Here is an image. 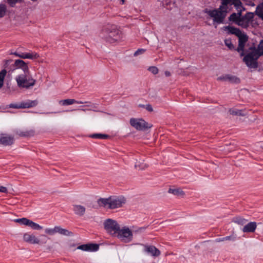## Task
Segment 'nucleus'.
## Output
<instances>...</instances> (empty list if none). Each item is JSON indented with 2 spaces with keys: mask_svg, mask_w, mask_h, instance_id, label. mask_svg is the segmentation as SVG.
I'll use <instances>...</instances> for the list:
<instances>
[{
  "mask_svg": "<svg viewBox=\"0 0 263 263\" xmlns=\"http://www.w3.org/2000/svg\"><path fill=\"white\" fill-rule=\"evenodd\" d=\"M146 228V227H140L135 230V232L137 233H142L145 231Z\"/></svg>",
  "mask_w": 263,
  "mask_h": 263,
  "instance_id": "obj_42",
  "label": "nucleus"
},
{
  "mask_svg": "<svg viewBox=\"0 0 263 263\" xmlns=\"http://www.w3.org/2000/svg\"><path fill=\"white\" fill-rule=\"evenodd\" d=\"M119 1L121 2V4H122V5L124 4V0H119Z\"/></svg>",
  "mask_w": 263,
  "mask_h": 263,
  "instance_id": "obj_49",
  "label": "nucleus"
},
{
  "mask_svg": "<svg viewBox=\"0 0 263 263\" xmlns=\"http://www.w3.org/2000/svg\"><path fill=\"white\" fill-rule=\"evenodd\" d=\"M90 137L93 139H106L109 138V136L103 134H93L89 136Z\"/></svg>",
  "mask_w": 263,
  "mask_h": 263,
  "instance_id": "obj_30",
  "label": "nucleus"
},
{
  "mask_svg": "<svg viewBox=\"0 0 263 263\" xmlns=\"http://www.w3.org/2000/svg\"><path fill=\"white\" fill-rule=\"evenodd\" d=\"M117 236L122 242L127 243L132 241L133 233L131 230L126 227L122 228L117 232Z\"/></svg>",
  "mask_w": 263,
  "mask_h": 263,
  "instance_id": "obj_7",
  "label": "nucleus"
},
{
  "mask_svg": "<svg viewBox=\"0 0 263 263\" xmlns=\"http://www.w3.org/2000/svg\"><path fill=\"white\" fill-rule=\"evenodd\" d=\"M218 80H222L224 81H228L232 83L238 84L239 83L240 80L239 78L236 76L231 74H226L225 76H221L218 78Z\"/></svg>",
  "mask_w": 263,
  "mask_h": 263,
  "instance_id": "obj_18",
  "label": "nucleus"
},
{
  "mask_svg": "<svg viewBox=\"0 0 263 263\" xmlns=\"http://www.w3.org/2000/svg\"><path fill=\"white\" fill-rule=\"evenodd\" d=\"M236 239V237L234 236H228L222 238H219L216 239V241L217 242H220V241H223L225 240H232L234 241Z\"/></svg>",
  "mask_w": 263,
  "mask_h": 263,
  "instance_id": "obj_35",
  "label": "nucleus"
},
{
  "mask_svg": "<svg viewBox=\"0 0 263 263\" xmlns=\"http://www.w3.org/2000/svg\"><path fill=\"white\" fill-rule=\"evenodd\" d=\"M205 12L213 18L214 23L217 24L222 23L226 15V11L219 10V9L212 10L206 9L205 10Z\"/></svg>",
  "mask_w": 263,
  "mask_h": 263,
  "instance_id": "obj_5",
  "label": "nucleus"
},
{
  "mask_svg": "<svg viewBox=\"0 0 263 263\" xmlns=\"http://www.w3.org/2000/svg\"><path fill=\"white\" fill-rule=\"evenodd\" d=\"M168 192L169 193L175 195H182L184 194V192L179 189H170Z\"/></svg>",
  "mask_w": 263,
  "mask_h": 263,
  "instance_id": "obj_32",
  "label": "nucleus"
},
{
  "mask_svg": "<svg viewBox=\"0 0 263 263\" xmlns=\"http://www.w3.org/2000/svg\"><path fill=\"white\" fill-rule=\"evenodd\" d=\"M73 211L75 214L79 216H82L84 215L86 211L85 208L81 205H73Z\"/></svg>",
  "mask_w": 263,
  "mask_h": 263,
  "instance_id": "obj_21",
  "label": "nucleus"
},
{
  "mask_svg": "<svg viewBox=\"0 0 263 263\" xmlns=\"http://www.w3.org/2000/svg\"><path fill=\"white\" fill-rule=\"evenodd\" d=\"M15 80L18 87L26 88L34 86L36 82L30 76V72L18 75L16 77Z\"/></svg>",
  "mask_w": 263,
  "mask_h": 263,
  "instance_id": "obj_4",
  "label": "nucleus"
},
{
  "mask_svg": "<svg viewBox=\"0 0 263 263\" xmlns=\"http://www.w3.org/2000/svg\"><path fill=\"white\" fill-rule=\"evenodd\" d=\"M20 135L21 136L27 137V136H29L31 134H30L29 132H24V133H21Z\"/></svg>",
  "mask_w": 263,
  "mask_h": 263,
  "instance_id": "obj_44",
  "label": "nucleus"
},
{
  "mask_svg": "<svg viewBox=\"0 0 263 263\" xmlns=\"http://www.w3.org/2000/svg\"><path fill=\"white\" fill-rule=\"evenodd\" d=\"M129 122L130 125L138 130H144L152 126L142 119L131 118Z\"/></svg>",
  "mask_w": 263,
  "mask_h": 263,
  "instance_id": "obj_9",
  "label": "nucleus"
},
{
  "mask_svg": "<svg viewBox=\"0 0 263 263\" xmlns=\"http://www.w3.org/2000/svg\"><path fill=\"white\" fill-rule=\"evenodd\" d=\"M99 248V245L94 243L82 245L77 247L78 249L87 252H95L98 251Z\"/></svg>",
  "mask_w": 263,
  "mask_h": 263,
  "instance_id": "obj_17",
  "label": "nucleus"
},
{
  "mask_svg": "<svg viewBox=\"0 0 263 263\" xmlns=\"http://www.w3.org/2000/svg\"><path fill=\"white\" fill-rule=\"evenodd\" d=\"M20 1V0H7V2L11 7H13Z\"/></svg>",
  "mask_w": 263,
  "mask_h": 263,
  "instance_id": "obj_40",
  "label": "nucleus"
},
{
  "mask_svg": "<svg viewBox=\"0 0 263 263\" xmlns=\"http://www.w3.org/2000/svg\"><path fill=\"white\" fill-rule=\"evenodd\" d=\"M232 221L238 224L243 226L246 223L247 220L241 217H236L233 219Z\"/></svg>",
  "mask_w": 263,
  "mask_h": 263,
  "instance_id": "obj_29",
  "label": "nucleus"
},
{
  "mask_svg": "<svg viewBox=\"0 0 263 263\" xmlns=\"http://www.w3.org/2000/svg\"><path fill=\"white\" fill-rule=\"evenodd\" d=\"M145 51V50L144 49H139L136 51L135 52L134 55L137 56L139 54H143Z\"/></svg>",
  "mask_w": 263,
  "mask_h": 263,
  "instance_id": "obj_41",
  "label": "nucleus"
},
{
  "mask_svg": "<svg viewBox=\"0 0 263 263\" xmlns=\"http://www.w3.org/2000/svg\"><path fill=\"white\" fill-rule=\"evenodd\" d=\"M21 104L22 108H30L35 106L37 104V101L36 100H27L26 102H21Z\"/></svg>",
  "mask_w": 263,
  "mask_h": 263,
  "instance_id": "obj_25",
  "label": "nucleus"
},
{
  "mask_svg": "<svg viewBox=\"0 0 263 263\" xmlns=\"http://www.w3.org/2000/svg\"><path fill=\"white\" fill-rule=\"evenodd\" d=\"M84 103L86 104V105L82 106L83 108L80 109L83 111H85L86 110H92L94 111H98L97 106L95 104H92L90 102H85Z\"/></svg>",
  "mask_w": 263,
  "mask_h": 263,
  "instance_id": "obj_22",
  "label": "nucleus"
},
{
  "mask_svg": "<svg viewBox=\"0 0 263 263\" xmlns=\"http://www.w3.org/2000/svg\"><path fill=\"white\" fill-rule=\"evenodd\" d=\"M253 17L254 14L251 12H248L243 16L241 15L240 16L239 20L237 23V25L243 28H246L249 26V24Z\"/></svg>",
  "mask_w": 263,
  "mask_h": 263,
  "instance_id": "obj_12",
  "label": "nucleus"
},
{
  "mask_svg": "<svg viewBox=\"0 0 263 263\" xmlns=\"http://www.w3.org/2000/svg\"><path fill=\"white\" fill-rule=\"evenodd\" d=\"M104 226L107 232L112 235L116 234L120 228L117 222L111 219L106 220L104 222Z\"/></svg>",
  "mask_w": 263,
  "mask_h": 263,
  "instance_id": "obj_8",
  "label": "nucleus"
},
{
  "mask_svg": "<svg viewBox=\"0 0 263 263\" xmlns=\"http://www.w3.org/2000/svg\"><path fill=\"white\" fill-rule=\"evenodd\" d=\"M224 44L230 49H233L234 48V46L230 39H226L224 40Z\"/></svg>",
  "mask_w": 263,
  "mask_h": 263,
  "instance_id": "obj_37",
  "label": "nucleus"
},
{
  "mask_svg": "<svg viewBox=\"0 0 263 263\" xmlns=\"http://www.w3.org/2000/svg\"><path fill=\"white\" fill-rule=\"evenodd\" d=\"M57 226L53 228H47L45 229V233L49 235H53L57 233Z\"/></svg>",
  "mask_w": 263,
  "mask_h": 263,
  "instance_id": "obj_33",
  "label": "nucleus"
},
{
  "mask_svg": "<svg viewBox=\"0 0 263 263\" xmlns=\"http://www.w3.org/2000/svg\"><path fill=\"white\" fill-rule=\"evenodd\" d=\"M135 167H136V168L138 167V165L137 164H135Z\"/></svg>",
  "mask_w": 263,
  "mask_h": 263,
  "instance_id": "obj_50",
  "label": "nucleus"
},
{
  "mask_svg": "<svg viewBox=\"0 0 263 263\" xmlns=\"http://www.w3.org/2000/svg\"><path fill=\"white\" fill-rule=\"evenodd\" d=\"M10 54L14 55L22 59H36L39 58V55L35 52H22L17 49L15 52H11Z\"/></svg>",
  "mask_w": 263,
  "mask_h": 263,
  "instance_id": "obj_10",
  "label": "nucleus"
},
{
  "mask_svg": "<svg viewBox=\"0 0 263 263\" xmlns=\"http://www.w3.org/2000/svg\"><path fill=\"white\" fill-rule=\"evenodd\" d=\"M23 238L24 241L30 244L45 243L46 242V241L41 242L34 235L29 233L24 234Z\"/></svg>",
  "mask_w": 263,
  "mask_h": 263,
  "instance_id": "obj_14",
  "label": "nucleus"
},
{
  "mask_svg": "<svg viewBox=\"0 0 263 263\" xmlns=\"http://www.w3.org/2000/svg\"><path fill=\"white\" fill-rule=\"evenodd\" d=\"M100 36L107 42L114 43L120 41L122 35L121 31L116 26H110L102 30Z\"/></svg>",
  "mask_w": 263,
  "mask_h": 263,
  "instance_id": "obj_2",
  "label": "nucleus"
},
{
  "mask_svg": "<svg viewBox=\"0 0 263 263\" xmlns=\"http://www.w3.org/2000/svg\"><path fill=\"white\" fill-rule=\"evenodd\" d=\"M57 233H58L61 235L70 236H72V232L68 231L67 229H63L60 226H57Z\"/></svg>",
  "mask_w": 263,
  "mask_h": 263,
  "instance_id": "obj_24",
  "label": "nucleus"
},
{
  "mask_svg": "<svg viewBox=\"0 0 263 263\" xmlns=\"http://www.w3.org/2000/svg\"><path fill=\"white\" fill-rule=\"evenodd\" d=\"M12 60H5L4 61V66L6 67L10 63L12 62Z\"/></svg>",
  "mask_w": 263,
  "mask_h": 263,
  "instance_id": "obj_46",
  "label": "nucleus"
},
{
  "mask_svg": "<svg viewBox=\"0 0 263 263\" xmlns=\"http://www.w3.org/2000/svg\"><path fill=\"white\" fill-rule=\"evenodd\" d=\"M222 4L223 5L227 6L228 5H233L237 11V13H233L229 17L230 21L234 22L237 24L239 20L240 16L241 13L245 10V8L242 6V3L240 0H222Z\"/></svg>",
  "mask_w": 263,
  "mask_h": 263,
  "instance_id": "obj_3",
  "label": "nucleus"
},
{
  "mask_svg": "<svg viewBox=\"0 0 263 263\" xmlns=\"http://www.w3.org/2000/svg\"><path fill=\"white\" fill-rule=\"evenodd\" d=\"M6 74L7 71L5 69L0 71V89L2 88L4 85V79Z\"/></svg>",
  "mask_w": 263,
  "mask_h": 263,
  "instance_id": "obj_31",
  "label": "nucleus"
},
{
  "mask_svg": "<svg viewBox=\"0 0 263 263\" xmlns=\"http://www.w3.org/2000/svg\"><path fill=\"white\" fill-rule=\"evenodd\" d=\"M147 110L148 111H153V107L150 104H147L145 107Z\"/></svg>",
  "mask_w": 263,
  "mask_h": 263,
  "instance_id": "obj_45",
  "label": "nucleus"
},
{
  "mask_svg": "<svg viewBox=\"0 0 263 263\" xmlns=\"http://www.w3.org/2000/svg\"><path fill=\"white\" fill-rule=\"evenodd\" d=\"M0 192L1 193H7V189L6 187L0 186Z\"/></svg>",
  "mask_w": 263,
  "mask_h": 263,
  "instance_id": "obj_43",
  "label": "nucleus"
},
{
  "mask_svg": "<svg viewBox=\"0 0 263 263\" xmlns=\"http://www.w3.org/2000/svg\"><path fill=\"white\" fill-rule=\"evenodd\" d=\"M42 236L43 237H46V235H42Z\"/></svg>",
  "mask_w": 263,
  "mask_h": 263,
  "instance_id": "obj_51",
  "label": "nucleus"
},
{
  "mask_svg": "<svg viewBox=\"0 0 263 263\" xmlns=\"http://www.w3.org/2000/svg\"><path fill=\"white\" fill-rule=\"evenodd\" d=\"M251 50V51L244 57L243 61L249 68H255L258 66L257 60L259 57L255 51Z\"/></svg>",
  "mask_w": 263,
  "mask_h": 263,
  "instance_id": "obj_6",
  "label": "nucleus"
},
{
  "mask_svg": "<svg viewBox=\"0 0 263 263\" xmlns=\"http://www.w3.org/2000/svg\"><path fill=\"white\" fill-rule=\"evenodd\" d=\"M14 138L11 136L2 134L0 136V143L5 145H9L13 143Z\"/></svg>",
  "mask_w": 263,
  "mask_h": 263,
  "instance_id": "obj_19",
  "label": "nucleus"
},
{
  "mask_svg": "<svg viewBox=\"0 0 263 263\" xmlns=\"http://www.w3.org/2000/svg\"><path fill=\"white\" fill-rule=\"evenodd\" d=\"M59 103L63 106L65 105H69L73 104L74 103L77 104H83V102L82 101H77L75 99H67L65 100H62L59 101Z\"/></svg>",
  "mask_w": 263,
  "mask_h": 263,
  "instance_id": "obj_23",
  "label": "nucleus"
},
{
  "mask_svg": "<svg viewBox=\"0 0 263 263\" xmlns=\"http://www.w3.org/2000/svg\"><path fill=\"white\" fill-rule=\"evenodd\" d=\"M147 167V166L146 165V164H144V166H142L140 168L141 169H144L145 167Z\"/></svg>",
  "mask_w": 263,
  "mask_h": 263,
  "instance_id": "obj_48",
  "label": "nucleus"
},
{
  "mask_svg": "<svg viewBox=\"0 0 263 263\" xmlns=\"http://www.w3.org/2000/svg\"><path fill=\"white\" fill-rule=\"evenodd\" d=\"M237 37H238V46L237 50L238 52H241L240 55L243 56L244 55V47L246 43L248 40V37L246 34L242 32H241Z\"/></svg>",
  "mask_w": 263,
  "mask_h": 263,
  "instance_id": "obj_13",
  "label": "nucleus"
},
{
  "mask_svg": "<svg viewBox=\"0 0 263 263\" xmlns=\"http://www.w3.org/2000/svg\"><path fill=\"white\" fill-rule=\"evenodd\" d=\"M227 29L229 33L232 34H235L237 36H239V35H240L242 32L239 29L231 26L227 27Z\"/></svg>",
  "mask_w": 263,
  "mask_h": 263,
  "instance_id": "obj_28",
  "label": "nucleus"
},
{
  "mask_svg": "<svg viewBox=\"0 0 263 263\" xmlns=\"http://www.w3.org/2000/svg\"><path fill=\"white\" fill-rule=\"evenodd\" d=\"M125 202V198L122 196H112L105 198H100L97 201L100 206L111 210L122 207Z\"/></svg>",
  "mask_w": 263,
  "mask_h": 263,
  "instance_id": "obj_1",
  "label": "nucleus"
},
{
  "mask_svg": "<svg viewBox=\"0 0 263 263\" xmlns=\"http://www.w3.org/2000/svg\"><path fill=\"white\" fill-rule=\"evenodd\" d=\"M22 104L21 103L20 104H9V106L10 108H22Z\"/></svg>",
  "mask_w": 263,
  "mask_h": 263,
  "instance_id": "obj_39",
  "label": "nucleus"
},
{
  "mask_svg": "<svg viewBox=\"0 0 263 263\" xmlns=\"http://www.w3.org/2000/svg\"><path fill=\"white\" fill-rule=\"evenodd\" d=\"M148 70L154 74H157L159 71L158 68L156 66H151L148 68Z\"/></svg>",
  "mask_w": 263,
  "mask_h": 263,
  "instance_id": "obj_38",
  "label": "nucleus"
},
{
  "mask_svg": "<svg viewBox=\"0 0 263 263\" xmlns=\"http://www.w3.org/2000/svg\"><path fill=\"white\" fill-rule=\"evenodd\" d=\"M229 112L231 115L235 116H244L245 115L242 113V110H239L237 109L231 108L229 110Z\"/></svg>",
  "mask_w": 263,
  "mask_h": 263,
  "instance_id": "obj_34",
  "label": "nucleus"
},
{
  "mask_svg": "<svg viewBox=\"0 0 263 263\" xmlns=\"http://www.w3.org/2000/svg\"><path fill=\"white\" fill-rule=\"evenodd\" d=\"M257 228V223L256 222H250L246 224L242 229L245 233H253Z\"/></svg>",
  "mask_w": 263,
  "mask_h": 263,
  "instance_id": "obj_20",
  "label": "nucleus"
},
{
  "mask_svg": "<svg viewBox=\"0 0 263 263\" xmlns=\"http://www.w3.org/2000/svg\"><path fill=\"white\" fill-rule=\"evenodd\" d=\"M6 12V6L4 4H0V18L3 17Z\"/></svg>",
  "mask_w": 263,
  "mask_h": 263,
  "instance_id": "obj_36",
  "label": "nucleus"
},
{
  "mask_svg": "<svg viewBox=\"0 0 263 263\" xmlns=\"http://www.w3.org/2000/svg\"><path fill=\"white\" fill-rule=\"evenodd\" d=\"M165 75L166 76V77H170L171 76V72L168 71H165Z\"/></svg>",
  "mask_w": 263,
  "mask_h": 263,
  "instance_id": "obj_47",
  "label": "nucleus"
},
{
  "mask_svg": "<svg viewBox=\"0 0 263 263\" xmlns=\"http://www.w3.org/2000/svg\"><path fill=\"white\" fill-rule=\"evenodd\" d=\"M13 66L16 69H22L24 73H28L30 72L28 63L25 62L21 59H17L14 61Z\"/></svg>",
  "mask_w": 263,
  "mask_h": 263,
  "instance_id": "obj_15",
  "label": "nucleus"
},
{
  "mask_svg": "<svg viewBox=\"0 0 263 263\" xmlns=\"http://www.w3.org/2000/svg\"><path fill=\"white\" fill-rule=\"evenodd\" d=\"M250 49H252L254 51H255L258 55V57L263 55V40H261L259 45H258L257 49L255 47L252 48H250Z\"/></svg>",
  "mask_w": 263,
  "mask_h": 263,
  "instance_id": "obj_26",
  "label": "nucleus"
},
{
  "mask_svg": "<svg viewBox=\"0 0 263 263\" xmlns=\"http://www.w3.org/2000/svg\"><path fill=\"white\" fill-rule=\"evenodd\" d=\"M14 221L20 224L28 226L33 230H40L43 228L42 226L26 218L16 219Z\"/></svg>",
  "mask_w": 263,
  "mask_h": 263,
  "instance_id": "obj_11",
  "label": "nucleus"
},
{
  "mask_svg": "<svg viewBox=\"0 0 263 263\" xmlns=\"http://www.w3.org/2000/svg\"><path fill=\"white\" fill-rule=\"evenodd\" d=\"M255 12L257 15L263 20V2L257 6Z\"/></svg>",
  "mask_w": 263,
  "mask_h": 263,
  "instance_id": "obj_27",
  "label": "nucleus"
},
{
  "mask_svg": "<svg viewBox=\"0 0 263 263\" xmlns=\"http://www.w3.org/2000/svg\"><path fill=\"white\" fill-rule=\"evenodd\" d=\"M144 251L153 257H156L160 255L161 252L156 247L152 245H143Z\"/></svg>",
  "mask_w": 263,
  "mask_h": 263,
  "instance_id": "obj_16",
  "label": "nucleus"
}]
</instances>
